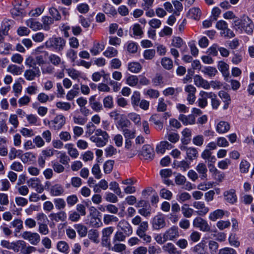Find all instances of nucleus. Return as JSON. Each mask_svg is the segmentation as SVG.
I'll use <instances>...</instances> for the list:
<instances>
[{"label":"nucleus","mask_w":254,"mask_h":254,"mask_svg":"<svg viewBox=\"0 0 254 254\" xmlns=\"http://www.w3.org/2000/svg\"><path fill=\"white\" fill-rule=\"evenodd\" d=\"M232 26L236 31L242 33L244 30L248 34H251L254 28L252 20L246 15H243L240 18L233 20Z\"/></svg>","instance_id":"f257e3e1"},{"label":"nucleus","mask_w":254,"mask_h":254,"mask_svg":"<svg viewBox=\"0 0 254 254\" xmlns=\"http://www.w3.org/2000/svg\"><path fill=\"white\" fill-rule=\"evenodd\" d=\"M109 137V135L106 131L98 128L96 135L91 136L90 139L95 143L97 147H102L107 144Z\"/></svg>","instance_id":"f03ea898"},{"label":"nucleus","mask_w":254,"mask_h":254,"mask_svg":"<svg viewBox=\"0 0 254 254\" xmlns=\"http://www.w3.org/2000/svg\"><path fill=\"white\" fill-rule=\"evenodd\" d=\"M47 48L56 51H61L65 45V41L61 37H52L45 43Z\"/></svg>","instance_id":"7ed1b4c3"},{"label":"nucleus","mask_w":254,"mask_h":254,"mask_svg":"<svg viewBox=\"0 0 254 254\" xmlns=\"http://www.w3.org/2000/svg\"><path fill=\"white\" fill-rule=\"evenodd\" d=\"M193 226L198 228L203 232H210L211 231V226L207 221L201 217H196L194 219L192 222Z\"/></svg>","instance_id":"20e7f679"},{"label":"nucleus","mask_w":254,"mask_h":254,"mask_svg":"<svg viewBox=\"0 0 254 254\" xmlns=\"http://www.w3.org/2000/svg\"><path fill=\"white\" fill-rule=\"evenodd\" d=\"M151 224L153 230H159L163 229L167 225L166 217L163 214H158L153 217Z\"/></svg>","instance_id":"39448f33"},{"label":"nucleus","mask_w":254,"mask_h":254,"mask_svg":"<svg viewBox=\"0 0 254 254\" xmlns=\"http://www.w3.org/2000/svg\"><path fill=\"white\" fill-rule=\"evenodd\" d=\"M179 236L178 228L177 226H173L163 234L164 242L167 241H174Z\"/></svg>","instance_id":"423d86ee"},{"label":"nucleus","mask_w":254,"mask_h":254,"mask_svg":"<svg viewBox=\"0 0 254 254\" xmlns=\"http://www.w3.org/2000/svg\"><path fill=\"white\" fill-rule=\"evenodd\" d=\"M40 75V68L37 66H34L32 68L26 69L24 73V77L29 81L33 80L36 77H39Z\"/></svg>","instance_id":"0eeeda50"},{"label":"nucleus","mask_w":254,"mask_h":254,"mask_svg":"<svg viewBox=\"0 0 254 254\" xmlns=\"http://www.w3.org/2000/svg\"><path fill=\"white\" fill-rule=\"evenodd\" d=\"M65 123V118L63 115H57L53 120L48 121V124L53 125L52 128L56 130H59L62 128Z\"/></svg>","instance_id":"6e6552de"},{"label":"nucleus","mask_w":254,"mask_h":254,"mask_svg":"<svg viewBox=\"0 0 254 254\" xmlns=\"http://www.w3.org/2000/svg\"><path fill=\"white\" fill-rule=\"evenodd\" d=\"M22 237L25 240H28L33 245H37L40 241V237L37 233L25 231L22 233Z\"/></svg>","instance_id":"1a4fd4ad"},{"label":"nucleus","mask_w":254,"mask_h":254,"mask_svg":"<svg viewBox=\"0 0 254 254\" xmlns=\"http://www.w3.org/2000/svg\"><path fill=\"white\" fill-rule=\"evenodd\" d=\"M192 206L197 211L196 212L200 216H205L209 211V208L206 206L203 201H194L193 202Z\"/></svg>","instance_id":"9d476101"},{"label":"nucleus","mask_w":254,"mask_h":254,"mask_svg":"<svg viewBox=\"0 0 254 254\" xmlns=\"http://www.w3.org/2000/svg\"><path fill=\"white\" fill-rule=\"evenodd\" d=\"M89 104L91 109L96 112H99L103 109L102 104L100 100L97 98L96 95H93L90 97Z\"/></svg>","instance_id":"9b49d317"},{"label":"nucleus","mask_w":254,"mask_h":254,"mask_svg":"<svg viewBox=\"0 0 254 254\" xmlns=\"http://www.w3.org/2000/svg\"><path fill=\"white\" fill-rule=\"evenodd\" d=\"M117 227L119 228L121 231L125 233L129 236L132 234V228L129 223L126 220H121L118 224Z\"/></svg>","instance_id":"f8f14e48"},{"label":"nucleus","mask_w":254,"mask_h":254,"mask_svg":"<svg viewBox=\"0 0 254 254\" xmlns=\"http://www.w3.org/2000/svg\"><path fill=\"white\" fill-rule=\"evenodd\" d=\"M185 91L188 93L187 101L190 104H192L196 98V88L192 85H188L185 87Z\"/></svg>","instance_id":"ddd939ff"},{"label":"nucleus","mask_w":254,"mask_h":254,"mask_svg":"<svg viewBox=\"0 0 254 254\" xmlns=\"http://www.w3.org/2000/svg\"><path fill=\"white\" fill-rule=\"evenodd\" d=\"M29 187L35 189L38 193H42L44 191V187L38 178H32L28 182Z\"/></svg>","instance_id":"4468645a"},{"label":"nucleus","mask_w":254,"mask_h":254,"mask_svg":"<svg viewBox=\"0 0 254 254\" xmlns=\"http://www.w3.org/2000/svg\"><path fill=\"white\" fill-rule=\"evenodd\" d=\"M223 195L225 200L228 203L234 204L237 200L236 191L234 189H231L224 192Z\"/></svg>","instance_id":"2eb2a0df"},{"label":"nucleus","mask_w":254,"mask_h":254,"mask_svg":"<svg viewBox=\"0 0 254 254\" xmlns=\"http://www.w3.org/2000/svg\"><path fill=\"white\" fill-rule=\"evenodd\" d=\"M194 84L198 87H202L205 89L210 88V84L201 76L195 75L193 78Z\"/></svg>","instance_id":"dca6fc26"},{"label":"nucleus","mask_w":254,"mask_h":254,"mask_svg":"<svg viewBox=\"0 0 254 254\" xmlns=\"http://www.w3.org/2000/svg\"><path fill=\"white\" fill-rule=\"evenodd\" d=\"M51 221L59 222H64L66 219V214L64 211H61L57 213H52L49 215Z\"/></svg>","instance_id":"f3484780"},{"label":"nucleus","mask_w":254,"mask_h":254,"mask_svg":"<svg viewBox=\"0 0 254 254\" xmlns=\"http://www.w3.org/2000/svg\"><path fill=\"white\" fill-rule=\"evenodd\" d=\"M218 96L224 103L223 109L227 110L229 108L231 102L230 94L225 91L221 90L218 92Z\"/></svg>","instance_id":"a211bd4d"},{"label":"nucleus","mask_w":254,"mask_h":254,"mask_svg":"<svg viewBox=\"0 0 254 254\" xmlns=\"http://www.w3.org/2000/svg\"><path fill=\"white\" fill-rule=\"evenodd\" d=\"M200 98L197 100L198 106L201 108H205L208 105L207 98H209V92L200 91Z\"/></svg>","instance_id":"6ab92c4d"},{"label":"nucleus","mask_w":254,"mask_h":254,"mask_svg":"<svg viewBox=\"0 0 254 254\" xmlns=\"http://www.w3.org/2000/svg\"><path fill=\"white\" fill-rule=\"evenodd\" d=\"M178 119L184 125L186 126L193 125L195 123V118L193 114H190L188 116L184 114H181L180 115Z\"/></svg>","instance_id":"aec40b11"},{"label":"nucleus","mask_w":254,"mask_h":254,"mask_svg":"<svg viewBox=\"0 0 254 254\" xmlns=\"http://www.w3.org/2000/svg\"><path fill=\"white\" fill-rule=\"evenodd\" d=\"M141 155L145 159H152L154 155L153 148L149 145H143L141 150Z\"/></svg>","instance_id":"412c9836"},{"label":"nucleus","mask_w":254,"mask_h":254,"mask_svg":"<svg viewBox=\"0 0 254 254\" xmlns=\"http://www.w3.org/2000/svg\"><path fill=\"white\" fill-rule=\"evenodd\" d=\"M26 25L33 31L43 29V25L40 22L33 18H30L25 22Z\"/></svg>","instance_id":"4be33fe9"},{"label":"nucleus","mask_w":254,"mask_h":254,"mask_svg":"<svg viewBox=\"0 0 254 254\" xmlns=\"http://www.w3.org/2000/svg\"><path fill=\"white\" fill-rule=\"evenodd\" d=\"M164 252L168 254H181V251H178L175 245L171 243H168L162 247Z\"/></svg>","instance_id":"5701e85b"},{"label":"nucleus","mask_w":254,"mask_h":254,"mask_svg":"<svg viewBox=\"0 0 254 254\" xmlns=\"http://www.w3.org/2000/svg\"><path fill=\"white\" fill-rule=\"evenodd\" d=\"M161 119L162 116L160 114H154L151 117L149 121L156 126L157 129L161 130L163 127Z\"/></svg>","instance_id":"b1692460"},{"label":"nucleus","mask_w":254,"mask_h":254,"mask_svg":"<svg viewBox=\"0 0 254 254\" xmlns=\"http://www.w3.org/2000/svg\"><path fill=\"white\" fill-rule=\"evenodd\" d=\"M197 172L199 174L201 180H203L207 178V169L206 165L203 163H199L195 168Z\"/></svg>","instance_id":"393cba45"},{"label":"nucleus","mask_w":254,"mask_h":254,"mask_svg":"<svg viewBox=\"0 0 254 254\" xmlns=\"http://www.w3.org/2000/svg\"><path fill=\"white\" fill-rule=\"evenodd\" d=\"M173 147V146L168 141H161L156 147V152L157 153L163 154L166 149H171Z\"/></svg>","instance_id":"a878e982"},{"label":"nucleus","mask_w":254,"mask_h":254,"mask_svg":"<svg viewBox=\"0 0 254 254\" xmlns=\"http://www.w3.org/2000/svg\"><path fill=\"white\" fill-rule=\"evenodd\" d=\"M7 115L5 113L0 112V133L6 132L8 127L6 121Z\"/></svg>","instance_id":"bb28decb"},{"label":"nucleus","mask_w":254,"mask_h":254,"mask_svg":"<svg viewBox=\"0 0 254 254\" xmlns=\"http://www.w3.org/2000/svg\"><path fill=\"white\" fill-rule=\"evenodd\" d=\"M216 131L219 133H225L230 129V126L227 122L221 121L217 125Z\"/></svg>","instance_id":"cd10ccee"},{"label":"nucleus","mask_w":254,"mask_h":254,"mask_svg":"<svg viewBox=\"0 0 254 254\" xmlns=\"http://www.w3.org/2000/svg\"><path fill=\"white\" fill-rule=\"evenodd\" d=\"M48 59L51 64L56 66H58L64 64V61L62 58L56 54L50 55L48 57Z\"/></svg>","instance_id":"c85d7f7f"},{"label":"nucleus","mask_w":254,"mask_h":254,"mask_svg":"<svg viewBox=\"0 0 254 254\" xmlns=\"http://www.w3.org/2000/svg\"><path fill=\"white\" fill-rule=\"evenodd\" d=\"M64 192V189L60 184H56L51 187L50 193L53 196H59L62 195Z\"/></svg>","instance_id":"c756f323"},{"label":"nucleus","mask_w":254,"mask_h":254,"mask_svg":"<svg viewBox=\"0 0 254 254\" xmlns=\"http://www.w3.org/2000/svg\"><path fill=\"white\" fill-rule=\"evenodd\" d=\"M209 98L211 99V105L212 109L217 110L221 104V101L218 99L216 94L212 92H210Z\"/></svg>","instance_id":"7c9ffc66"},{"label":"nucleus","mask_w":254,"mask_h":254,"mask_svg":"<svg viewBox=\"0 0 254 254\" xmlns=\"http://www.w3.org/2000/svg\"><path fill=\"white\" fill-rule=\"evenodd\" d=\"M218 68L222 72V74L225 77L229 75V65L223 61H220L218 64Z\"/></svg>","instance_id":"2f4dec72"},{"label":"nucleus","mask_w":254,"mask_h":254,"mask_svg":"<svg viewBox=\"0 0 254 254\" xmlns=\"http://www.w3.org/2000/svg\"><path fill=\"white\" fill-rule=\"evenodd\" d=\"M7 71L13 75H18L21 74L23 68L16 64H11L7 67Z\"/></svg>","instance_id":"473e14b6"},{"label":"nucleus","mask_w":254,"mask_h":254,"mask_svg":"<svg viewBox=\"0 0 254 254\" xmlns=\"http://www.w3.org/2000/svg\"><path fill=\"white\" fill-rule=\"evenodd\" d=\"M73 145L72 143L67 144L65 147L67 149V153L73 159H75L79 156V152L75 148L73 147Z\"/></svg>","instance_id":"72a5a7b5"},{"label":"nucleus","mask_w":254,"mask_h":254,"mask_svg":"<svg viewBox=\"0 0 254 254\" xmlns=\"http://www.w3.org/2000/svg\"><path fill=\"white\" fill-rule=\"evenodd\" d=\"M224 215V212L222 209H217L211 212L209 218L212 221H215L217 219L221 218Z\"/></svg>","instance_id":"f704fd0d"},{"label":"nucleus","mask_w":254,"mask_h":254,"mask_svg":"<svg viewBox=\"0 0 254 254\" xmlns=\"http://www.w3.org/2000/svg\"><path fill=\"white\" fill-rule=\"evenodd\" d=\"M103 11L107 14L115 16L117 14V11L115 8L110 4L105 3L103 7Z\"/></svg>","instance_id":"c9c22d12"},{"label":"nucleus","mask_w":254,"mask_h":254,"mask_svg":"<svg viewBox=\"0 0 254 254\" xmlns=\"http://www.w3.org/2000/svg\"><path fill=\"white\" fill-rule=\"evenodd\" d=\"M181 210L184 216L186 218L191 217L194 212L193 209L190 208L187 204H184L181 207Z\"/></svg>","instance_id":"e433bc0d"},{"label":"nucleus","mask_w":254,"mask_h":254,"mask_svg":"<svg viewBox=\"0 0 254 254\" xmlns=\"http://www.w3.org/2000/svg\"><path fill=\"white\" fill-rule=\"evenodd\" d=\"M140 101V93L138 91H134L131 97V103L133 108L138 106Z\"/></svg>","instance_id":"4c0bfd02"},{"label":"nucleus","mask_w":254,"mask_h":254,"mask_svg":"<svg viewBox=\"0 0 254 254\" xmlns=\"http://www.w3.org/2000/svg\"><path fill=\"white\" fill-rule=\"evenodd\" d=\"M162 66L167 70H170L173 67V63L172 60L169 58H163L161 62Z\"/></svg>","instance_id":"58836bf2"},{"label":"nucleus","mask_w":254,"mask_h":254,"mask_svg":"<svg viewBox=\"0 0 254 254\" xmlns=\"http://www.w3.org/2000/svg\"><path fill=\"white\" fill-rule=\"evenodd\" d=\"M42 21L43 22V29L45 30H49L50 28V25L53 23V18L49 16H43Z\"/></svg>","instance_id":"ea45409f"},{"label":"nucleus","mask_w":254,"mask_h":254,"mask_svg":"<svg viewBox=\"0 0 254 254\" xmlns=\"http://www.w3.org/2000/svg\"><path fill=\"white\" fill-rule=\"evenodd\" d=\"M187 155L190 160L195 159L198 157V151L194 147H189L187 150Z\"/></svg>","instance_id":"a19ab883"},{"label":"nucleus","mask_w":254,"mask_h":254,"mask_svg":"<svg viewBox=\"0 0 254 254\" xmlns=\"http://www.w3.org/2000/svg\"><path fill=\"white\" fill-rule=\"evenodd\" d=\"M104 48V46L98 42H94L93 47L91 49L90 52L94 55H98L100 52L102 51Z\"/></svg>","instance_id":"79ce46f5"},{"label":"nucleus","mask_w":254,"mask_h":254,"mask_svg":"<svg viewBox=\"0 0 254 254\" xmlns=\"http://www.w3.org/2000/svg\"><path fill=\"white\" fill-rule=\"evenodd\" d=\"M141 64L137 62H132L128 64V69L131 72L138 73L141 69Z\"/></svg>","instance_id":"37998d69"},{"label":"nucleus","mask_w":254,"mask_h":254,"mask_svg":"<svg viewBox=\"0 0 254 254\" xmlns=\"http://www.w3.org/2000/svg\"><path fill=\"white\" fill-rule=\"evenodd\" d=\"M11 225L15 228V232H19L23 228V221L20 219H15L10 223Z\"/></svg>","instance_id":"c03bdc74"},{"label":"nucleus","mask_w":254,"mask_h":254,"mask_svg":"<svg viewBox=\"0 0 254 254\" xmlns=\"http://www.w3.org/2000/svg\"><path fill=\"white\" fill-rule=\"evenodd\" d=\"M118 50L112 47H109L103 53V55L107 58H111L117 56Z\"/></svg>","instance_id":"a18cd8bd"},{"label":"nucleus","mask_w":254,"mask_h":254,"mask_svg":"<svg viewBox=\"0 0 254 254\" xmlns=\"http://www.w3.org/2000/svg\"><path fill=\"white\" fill-rule=\"evenodd\" d=\"M74 227L80 237H83L87 235V229L86 226L82 224H75Z\"/></svg>","instance_id":"49530a36"},{"label":"nucleus","mask_w":254,"mask_h":254,"mask_svg":"<svg viewBox=\"0 0 254 254\" xmlns=\"http://www.w3.org/2000/svg\"><path fill=\"white\" fill-rule=\"evenodd\" d=\"M127 237H129L128 235H126V234L121 231H118L113 238V243H116L117 241L123 242L125 240Z\"/></svg>","instance_id":"de8ad7c7"},{"label":"nucleus","mask_w":254,"mask_h":254,"mask_svg":"<svg viewBox=\"0 0 254 254\" xmlns=\"http://www.w3.org/2000/svg\"><path fill=\"white\" fill-rule=\"evenodd\" d=\"M104 107L107 109H112L114 107L113 98L111 95L106 96L103 100Z\"/></svg>","instance_id":"09e8293b"},{"label":"nucleus","mask_w":254,"mask_h":254,"mask_svg":"<svg viewBox=\"0 0 254 254\" xmlns=\"http://www.w3.org/2000/svg\"><path fill=\"white\" fill-rule=\"evenodd\" d=\"M144 94L150 98L157 99L160 95V92L157 90L150 88L144 91Z\"/></svg>","instance_id":"8fccbe9b"},{"label":"nucleus","mask_w":254,"mask_h":254,"mask_svg":"<svg viewBox=\"0 0 254 254\" xmlns=\"http://www.w3.org/2000/svg\"><path fill=\"white\" fill-rule=\"evenodd\" d=\"M20 244L22 246L21 252L23 254H30L36 251V248L34 247H26L25 242L24 241H21Z\"/></svg>","instance_id":"3c124183"},{"label":"nucleus","mask_w":254,"mask_h":254,"mask_svg":"<svg viewBox=\"0 0 254 254\" xmlns=\"http://www.w3.org/2000/svg\"><path fill=\"white\" fill-rule=\"evenodd\" d=\"M202 72L210 77L214 76L218 72L216 68L212 66H207L204 67L202 69Z\"/></svg>","instance_id":"603ef678"},{"label":"nucleus","mask_w":254,"mask_h":254,"mask_svg":"<svg viewBox=\"0 0 254 254\" xmlns=\"http://www.w3.org/2000/svg\"><path fill=\"white\" fill-rule=\"evenodd\" d=\"M128 118L136 125H141V118L140 115L135 113H131L128 114Z\"/></svg>","instance_id":"864d4df0"},{"label":"nucleus","mask_w":254,"mask_h":254,"mask_svg":"<svg viewBox=\"0 0 254 254\" xmlns=\"http://www.w3.org/2000/svg\"><path fill=\"white\" fill-rule=\"evenodd\" d=\"M118 221L119 219L116 216L109 214H105L104 215L103 221L106 225H108L111 222H117Z\"/></svg>","instance_id":"5fc2aeb1"},{"label":"nucleus","mask_w":254,"mask_h":254,"mask_svg":"<svg viewBox=\"0 0 254 254\" xmlns=\"http://www.w3.org/2000/svg\"><path fill=\"white\" fill-rule=\"evenodd\" d=\"M189 14L192 18L198 19L200 17L201 11L198 8L193 7L190 9Z\"/></svg>","instance_id":"6e6d98bb"},{"label":"nucleus","mask_w":254,"mask_h":254,"mask_svg":"<svg viewBox=\"0 0 254 254\" xmlns=\"http://www.w3.org/2000/svg\"><path fill=\"white\" fill-rule=\"evenodd\" d=\"M114 161L111 160L105 162L104 164V171L105 174H109L112 172L114 167Z\"/></svg>","instance_id":"4d7b16f0"},{"label":"nucleus","mask_w":254,"mask_h":254,"mask_svg":"<svg viewBox=\"0 0 254 254\" xmlns=\"http://www.w3.org/2000/svg\"><path fill=\"white\" fill-rule=\"evenodd\" d=\"M148 229V224L147 221H143L139 225L137 229H136V235L141 233L146 232Z\"/></svg>","instance_id":"13d9d810"},{"label":"nucleus","mask_w":254,"mask_h":254,"mask_svg":"<svg viewBox=\"0 0 254 254\" xmlns=\"http://www.w3.org/2000/svg\"><path fill=\"white\" fill-rule=\"evenodd\" d=\"M57 248L60 252L67 254L69 247L68 244L64 241H60L57 245Z\"/></svg>","instance_id":"bf43d9fd"},{"label":"nucleus","mask_w":254,"mask_h":254,"mask_svg":"<svg viewBox=\"0 0 254 254\" xmlns=\"http://www.w3.org/2000/svg\"><path fill=\"white\" fill-rule=\"evenodd\" d=\"M97 129L98 128H96V126L92 122H89L86 125V133L89 136H90L95 132V135H96V132L97 131Z\"/></svg>","instance_id":"052dcab7"},{"label":"nucleus","mask_w":254,"mask_h":254,"mask_svg":"<svg viewBox=\"0 0 254 254\" xmlns=\"http://www.w3.org/2000/svg\"><path fill=\"white\" fill-rule=\"evenodd\" d=\"M54 202L58 210L64 209L66 205L65 201L63 198H61L54 199Z\"/></svg>","instance_id":"680f3d73"},{"label":"nucleus","mask_w":254,"mask_h":254,"mask_svg":"<svg viewBox=\"0 0 254 254\" xmlns=\"http://www.w3.org/2000/svg\"><path fill=\"white\" fill-rule=\"evenodd\" d=\"M132 29L133 31V35L134 37H141V36L143 35V32L142 28L139 24L136 23L134 24L132 26Z\"/></svg>","instance_id":"e2e57ef3"},{"label":"nucleus","mask_w":254,"mask_h":254,"mask_svg":"<svg viewBox=\"0 0 254 254\" xmlns=\"http://www.w3.org/2000/svg\"><path fill=\"white\" fill-rule=\"evenodd\" d=\"M52 167L54 171L58 173H61L64 171V167L63 166L62 164H60V162L57 161L52 162Z\"/></svg>","instance_id":"0e129e2a"},{"label":"nucleus","mask_w":254,"mask_h":254,"mask_svg":"<svg viewBox=\"0 0 254 254\" xmlns=\"http://www.w3.org/2000/svg\"><path fill=\"white\" fill-rule=\"evenodd\" d=\"M110 189L119 196L122 193L119 184L116 182H112L110 183Z\"/></svg>","instance_id":"69168bd1"},{"label":"nucleus","mask_w":254,"mask_h":254,"mask_svg":"<svg viewBox=\"0 0 254 254\" xmlns=\"http://www.w3.org/2000/svg\"><path fill=\"white\" fill-rule=\"evenodd\" d=\"M185 44L183 39L180 37H174L172 39V45L176 48H180Z\"/></svg>","instance_id":"338daca9"},{"label":"nucleus","mask_w":254,"mask_h":254,"mask_svg":"<svg viewBox=\"0 0 254 254\" xmlns=\"http://www.w3.org/2000/svg\"><path fill=\"white\" fill-rule=\"evenodd\" d=\"M218 254H237V253L232 248L225 247L219 250Z\"/></svg>","instance_id":"774afa93"}]
</instances>
